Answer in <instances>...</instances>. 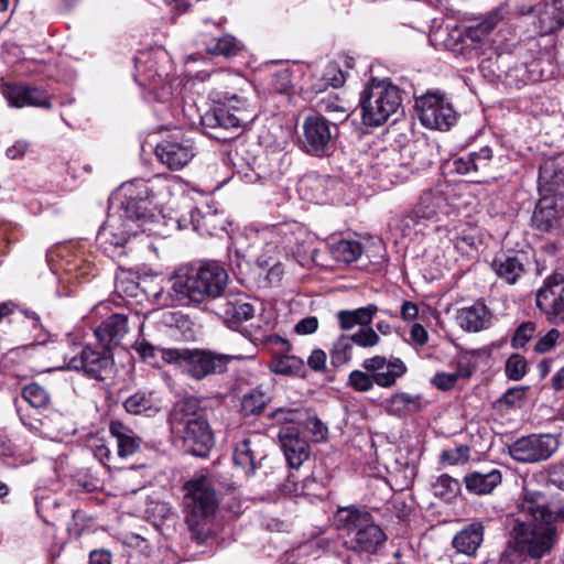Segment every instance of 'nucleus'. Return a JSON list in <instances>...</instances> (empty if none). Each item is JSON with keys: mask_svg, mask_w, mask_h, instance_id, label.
Returning <instances> with one entry per match:
<instances>
[{"mask_svg": "<svg viewBox=\"0 0 564 564\" xmlns=\"http://www.w3.org/2000/svg\"><path fill=\"white\" fill-rule=\"evenodd\" d=\"M421 123L429 129L447 131L457 121L452 102L437 91H427L415 101Z\"/></svg>", "mask_w": 564, "mask_h": 564, "instance_id": "nucleus-11", "label": "nucleus"}, {"mask_svg": "<svg viewBox=\"0 0 564 564\" xmlns=\"http://www.w3.org/2000/svg\"><path fill=\"white\" fill-rule=\"evenodd\" d=\"M243 45L235 36L226 34L217 40V42L207 48L208 53L213 55H220L225 57L236 56Z\"/></svg>", "mask_w": 564, "mask_h": 564, "instance_id": "nucleus-42", "label": "nucleus"}, {"mask_svg": "<svg viewBox=\"0 0 564 564\" xmlns=\"http://www.w3.org/2000/svg\"><path fill=\"white\" fill-rule=\"evenodd\" d=\"M110 434L117 441L118 456L121 458L133 455L140 447L141 440L123 423L113 421L109 426Z\"/></svg>", "mask_w": 564, "mask_h": 564, "instance_id": "nucleus-29", "label": "nucleus"}, {"mask_svg": "<svg viewBox=\"0 0 564 564\" xmlns=\"http://www.w3.org/2000/svg\"><path fill=\"white\" fill-rule=\"evenodd\" d=\"M491 267L496 274L508 284H514L524 273V265L518 257L501 256L494 260Z\"/></svg>", "mask_w": 564, "mask_h": 564, "instance_id": "nucleus-32", "label": "nucleus"}, {"mask_svg": "<svg viewBox=\"0 0 564 564\" xmlns=\"http://www.w3.org/2000/svg\"><path fill=\"white\" fill-rule=\"evenodd\" d=\"M152 562L154 564H176L177 555L171 549L163 546L152 555Z\"/></svg>", "mask_w": 564, "mask_h": 564, "instance_id": "nucleus-61", "label": "nucleus"}, {"mask_svg": "<svg viewBox=\"0 0 564 564\" xmlns=\"http://www.w3.org/2000/svg\"><path fill=\"white\" fill-rule=\"evenodd\" d=\"M304 362L296 356L285 355L276 358L272 365L271 370L280 375H296L303 370Z\"/></svg>", "mask_w": 564, "mask_h": 564, "instance_id": "nucleus-44", "label": "nucleus"}, {"mask_svg": "<svg viewBox=\"0 0 564 564\" xmlns=\"http://www.w3.org/2000/svg\"><path fill=\"white\" fill-rule=\"evenodd\" d=\"M337 134L336 124L319 115L308 116L303 122V147L308 154L327 155Z\"/></svg>", "mask_w": 564, "mask_h": 564, "instance_id": "nucleus-15", "label": "nucleus"}, {"mask_svg": "<svg viewBox=\"0 0 564 564\" xmlns=\"http://www.w3.org/2000/svg\"><path fill=\"white\" fill-rule=\"evenodd\" d=\"M306 429L312 434L315 442H323L327 438V426L315 416L307 419Z\"/></svg>", "mask_w": 564, "mask_h": 564, "instance_id": "nucleus-56", "label": "nucleus"}, {"mask_svg": "<svg viewBox=\"0 0 564 564\" xmlns=\"http://www.w3.org/2000/svg\"><path fill=\"white\" fill-rule=\"evenodd\" d=\"M270 441L261 434H252L237 444L234 451V463L245 475L251 476L267 457V446Z\"/></svg>", "mask_w": 564, "mask_h": 564, "instance_id": "nucleus-18", "label": "nucleus"}, {"mask_svg": "<svg viewBox=\"0 0 564 564\" xmlns=\"http://www.w3.org/2000/svg\"><path fill=\"white\" fill-rule=\"evenodd\" d=\"M95 267L91 262L76 258L67 264L66 271L74 274L76 279L86 280L93 273Z\"/></svg>", "mask_w": 564, "mask_h": 564, "instance_id": "nucleus-52", "label": "nucleus"}, {"mask_svg": "<svg viewBox=\"0 0 564 564\" xmlns=\"http://www.w3.org/2000/svg\"><path fill=\"white\" fill-rule=\"evenodd\" d=\"M305 228L296 221H286L272 225L254 231V240L251 248L262 250L258 261L261 264H269V260L280 250L295 253L301 251V245L306 237Z\"/></svg>", "mask_w": 564, "mask_h": 564, "instance_id": "nucleus-7", "label": "nucleus"}, {"mask_svg": "<svg viewBox=\"0 0 564 564\" xmlns=\"http://www.w3.org/2000/svg\"><path fill=\"white\" fill-rule=\"evenodd\" d=\"M318 328V319L315 316H307L299 321L294 330L299 335H311L314 334Z\"/></svg>", "mask_w": 564, "mask_h": 564, "instance_id": "nucleus-59", "label": "nucleus"}, {"mask_svg": "<svg viewBox=\"0 0 564 564\" xmlns=\"http://www.w3.org/2000/svg\"><path fill=\"white\" fill-rule=\"evenodd\" d=\"M491 313L488 307L480 302L466 307H462L457 312V323L467 332H480L489 327L491 323Z\"/></svg>", "mask_w": 564, "mask_h": 564, "instance_id": "nucleus-25", "label": "nucleus"}, {"mask_svg": "<svg viewBox=\"0 0 564 564\" xmlns=\"http://www.w3.org/2000/svg\"><path fill=\"white\" fill-rule=\"evenodd\" d=\"M361 119L367 127H380L388 120V82L372 78L360 94Z\"/></svg>", "mask_w": 564, "mask_h": 564, "instance_id": "nucleus-13", "label": "nucleus"}, {"mask_svg": "<svg viewBox=\"0 0 564 564\" xmlns=\"http://www.w3.org/2000/svg\"><path fill=\"white\" fill-rule=\"evenodd\" d=\"M379 337L372 328H360L352 336H340L330 350V362L334 367L347 364L351 358L354 344L362 347L373 346Z\"/></svg>", "mask_w": 564, "mask_h": 564, "instance_id": "nucleus-21", "label": "nucleus"}, {"mask_svg": "<svg viewBox=\"0 0 564 564\" xmlns=\"http://www.w3.org/2000/svg\"><path fill=\"white\" fill-rule=\"evenodd\" d=\"M540 22L550 30L564 26V0H543L539 9Z\"/></svg>", "mask_w": 564, "mask_h": 564, "instance_id": "nucleus-33", "label": "nucleus"}, {"mask_svg": "<svg viewBox=\"0 0 564 564\" xmlns=\"http://www.w3.org/2000/svg\"><path fill=\"white\" fill-rule=\"evenodd\" d=\"M528 387H513L508 389L502 397L499 399V402L513 406L517 405L520 401L525 398V392Z\"/></svg>", "mask_w": 564, "mask_h": 564, "instance_id": "nucleus-57", "label": "nucleus"}, {"mask_svg": "<svg viewBox=\"0 0 564 564\" xmlns=\"http://www.w3.org/2000/svg\"><path fill=\"white\" fill-rule=\"evenodd\" d=\"M536 325L533 322H524L517 329L512 337L511 344L513 348L523 347L534 335Z\"/></svg>", "mask_w": 564, "mask_h": 564, "instance_id": "nucleus-50", "label": "nucleus"}, {"mask_svg": "<svg viewBox=\"0 0 564 564\" xmlns=\"http://www.w3.org/2000/svg\"><path fill=\"white\" fill-rule=\"evenodd\" d=\"M563 520L564 505L561 501H550L544 492L527 486L511 534L520 551L540 558L551 550L555 523Z\"/></svg>", "mask_w": 564, "mask_h": 564, "instance_id": "nucleus-3", "label": "nucleus"}, {"mask_svg": "<svg viewBox=\"0 0 564 564\" xmlns=\"http://www.w3.org/2000/svg\"><path fill=\"white\" fill-rule=\"evenodd\" d=\"M322 82L321 89L328 86L337 88L345 82L344 73L335 63H328L323 73Z\"/></svg>", "mask_w": 564, "mask_h": 564, "instance_id": "nucleus-48", "label": "nucleus"}, {"mask_svg": "<svg viewBox=\"0 0 564 564\" xmlns=\"http://www.w3.org/2000/svg\"><path fill=\"white\" fill-rule=\"evenodd\" d=\"M128 333V318L123 314H112L95 329L98 341L110 348L120 343Z\"/></svg>", "mask_w": 564, "mask_h": 564, "instance_id": "nucleus-24", "label": "nucleus"}, {"mask_svg": "<svg viewBox=\"0 0 564 564\" xmlns=\"http://www.w3.org/2000/svg\"><path fill=\"white\" fill-rule=\"evenodd\" d=\"M162 359L178 366L191 378L202 380L210 375L224 373L231 360H241L243 357L203 349L171 348L162 351Z\"/></svg>", "mask_w": 564, "mask_h": 564, "instance_id": "nucleus-6", "label": "nucleus"}, {"mask_svg": "<svg viewBox=\"0 0 564 564\" xmlns=\"http://www.w3.org/2000/svg\"><path fill=\"white\" fill-rule=\"evenodd\" d=\"M133 348L143 360L148 361L151 365H158V355L162 356V351L170 349L154 346L144 338L137 339L133 345Z\"/></svg>", "mask_w": 564, "mask_h": 564, "instance_id": "nucleus-47", "label": "nucleus"}, {"mask_svg": "<svg viewBox=\"0 0 564 564\" xmlns=\"http://www.w3.org/2000/svg\"><path fill=\"white\" fill-rule=\"evenodd\" d=\"M254 306L245 296L228 300L224 313L234 323H242L254 316Z\"/></svg>", "mask_w": 564, "mask_h": 564, "instance_id": "nucleus-35", "label": "nucleus"}, {"mask_svg": "<svg viewBox=\"0 0 564 564\" xmlns=\"http://www.w3.org/2000/svg\"><path fill=\"white\" fill-rule=\"evenodd\" d=\"M501 20L500 11L490 12L481 22L466 29V36L473 42H482Z\"/></svg>", "mask_w": 564, "mask_h": 564, "instance_id": "nucleus-39", "label": "nucleus"}, {"mask_svg": "<svg viewBox=\"0 0 564 564\" xmlns=\"http://www.w3.org/2000/svg\"><path fill=\"white\" fill-rule=\"evenodd\" d=\"M482 539L484 527L481 523L475 522L454 536L453 545L458 552L473 555L480 546Z\"/></svg>", "mask_w": 564, "mask_h": 564, "instance_id": "nucleus-31", "label": "nucleus"}, {"mask_svg": "<svg viewBox=\"0 0 564 564\" xmlns=\"http://www.w3.org/2000/svg\"><path fill=\"white\" fill-rule=\"evenodd\" d=\"M167 61V54L163 48H152L139 52L134 58V79L144 88H149L160 101L167 100L172 94V86L167 79L165 68L160 65Z\"/></svg>", "mask_w": 564, "mask_h": 564, "instance_id": "nucleus-9", "label": "nucleus"}, {"mask_svg": "<svg viewBox=\"0 0 564 564\" xmlns=\"http://www.w3.org/2000/svg\"><path fill=\"white\" fill-rule=\"evenodd\" d=\"M172 304L200 303L206 297H218L227 283V271L216 262L180 268L170 279Z\"/></svg>", "mask_w": 564, "mask_h": 564, "instance_id": "nucleus-4", "label": "nucleus"}, {"mask_svg": "<svg viewBox=\"0 0 564 564\" xmlns=\"http://www.w3.org/2000/svg\"><path fill=\"white\" fill-rule=\"evenodd\" d=\"M536 307L552 323H564V276L552 274L535 294Z\"/></svg>", "mask_w": 564, "mask_h": 564, "instance_id": "nucleus-17", "label": "nucleus"}, {"mask_svg": "<svg viewBox=\"0 0 564 564\" xmlns=\"http://www.w3.org/2000/svg\"><path fill=\"white\" fill-rule=\"evenodd\" d=\"M195 400L178 402L170 417L171 427L184 442L186 451L196 456H205L213 445V435L207 421L195 412Z\"/></svg>", "mask_w": 564, "mask_h": 564, "instance_id": "nucleus-5", "label": "nucleus"}, {"mask_svg": "<svg viewBox=\"0 0 564 564\" xmlns=\"http://www.w3.org/2000/svg\"><path fill=\"white\" fill-rule=\"evenodd\" d=\"M158 160L172 171L182 170L195 156L194 141L181 129H174L155 145Z\"/></svg>", "mask_w": 564, "mask_h": 564, "instance_id": "nucleus-12", "label": "nucleus"}, {"mask_svg": "<svg viewBox=\"0 0 564 564\" xmlns=\"http://www.w3.org/2000/svg\"><path fill=\"white\" fill-rule=\"evenodd\" d=\"M23 399L33 408H44L50 403L48 392L37 383H30L23 388Z\"/></svg>", "mask_w": 564, "mask_h": 564, "instance_id": "nucleus-45", "label": "nucleus"}, {"mask_svg": "<svg viewBox=\"0 0 564 564\" xmlns=\"http://www.w3.org/2000/svg\"><path fill=\"white\" fill-rule=\"evenodd\" d=\"M501 473L490 469L486 473L474 471L465 477L466 489L475 495L490 494L501 482Z\"/></svg>", "mask_w": 564, "mask_h": 564, "instance_id": "nucleus-30", "label": "nucleus"}, {"mask_svg": "<svg viewBox=\"0 0 564 564\" xmlns=\"http://www.w3.org/2000/svg\"><path fill=\"white\" fill-rule=\"evenodd\" d=\"M455 170L460 174L477 173L482 177H494V155L488 147L481 148L477 152H470L466 156L454 161Z\"/></svg>", "mask_w": 564, "mask_h": 564, "instance_id": "nucleus-23", "label": "nucleus"}, {"mask_svg": "<svg viewBox=\"0 0 564 564\" xmlns=\"http://www.w3.org/2000/svg\"><path fill=\"white\" fill-rule=\"evenodd\" d=\"M528 364L519 354L511 355L506 362L505 372L508 379L518 381L527 375Z\"/></svg>", "mask_w": 564, "mask_h": 564, "instance_id": "nucleus-46", "label": "nucleus"}, {"mask_svg": "<svg viewBox=\"0 0 564 564\" xmlns=\"http://www.w3.org/2000/svg\"><path fill=\"white\" fill-rule=\"evenodd\" d=\"M28 151V143L19 140L7 149V156L11 160H18L24 156Z\"/></svg>", "mask_w": 564, "mask_h": 564, "instance_id": "nucleus-63", "label": "nucleus"}, {"mask_svg": "<svg viewBox=\"0 0 564 564\" xmlns=\"http://www.w3.org/2000/svg\"><path fill=\"white\" fill-rule=\"evenodd\" d=\"M390 117L392 115H397V117L393 119V123H397L399 118L401 116H404V109L401 108L402 101H403V94L408 97L409 94H405L403 90H401L398 86L393 85L390 82Z\"/></svg>", "mask_w": 564, "mask_h": 564, "instance_id": "nucleus-51", "label": "nucleus"}, {"mask_svg": "<svg viewBox=\"0 0 564 564\" xmlns=\"http://www.w3.org/2000/svg\"><path fill=\"white\" fill-rule=\"evenodd\" d=\"M447 208V200L442 192L427 191L421 196L413 212V216L417 223L421 220H431L437 218L441 214H446Z\"/></svg>", "mask_w": 564, "mask_h": 564, "instance_id": "nucleus-27", "label": "nucleus"}, {"mask_svg": "<svg viewBox=\"0 0 564 564\" xmlns=\"http://www.w3.org/2000/svg\"><path fill=\"white\" fill-rule=\"evenodd\" d=\"M433 491L436 497L451 501L460 492V484L457 479L443 474L433 484Z\"/></svg>", "mask_w": 564, "mask_h": 564, "instance_id": "nucleus-41", "label": "nucleus"}, {"mask_svg": "<svg viewBox=\"0 0 564 564\" xmlns=\"http://www.w3.org/2000/svg\"><path fill=\"white\" fill-rule=\"evenodd\" d=\"M405 372L406 366L400 358L390 359V386Z\"/></svg>", "mask_w": 564, "mask_h": 564, "instance_id": "nucleus-62", "label": "nucleus"}, {"mask_svg": "<svg viewBox=\"0 0 564 564\" xmlns=\"http://www.w3.org/2000/svg\"><path fill=\"white\" fill-rule=\"evenodd\" d=\"M270 400V393L262 387H257L242 397L241 409L247 415L260 414Z\"/></svg>", "mask_w": 564, "mask_h": 564, "instance_id": "nucleus-38", "label": "nucleus"}, {"mask_svg": "<svg viewBox=\"0 0 564 564\" xmlns=\"http://www.w3.org/2000/svg\"><path fill=\"white\" fill-rule=\"evenodd\" d=\"M251 85L243 76L218 69L209 98L219 106L200 117L204 133L218 141H229L257 118L246 93Z\"/></svg>", "mask_w": 564, "mask_h": 564, "instance_id": "nucleus-2", "label": "nucleus"}, {"mask_svg": "<svg viewBox=\"0 0 564 564\" xmlns=\"http://www.w3.org/2000/svg\"><path fill=\"white\" fill-rule=\"evenodd\" d=\"M167 192V184L161 180H133L120 186V207L109 213L99 229L96 242L110 258L126 254L124 246L139 232L154 234L156 210L161 197Z\"/></svg>", "mask_w": 564, "mask_h": 564, "instance_id": "nucleus-1", "label": "nucleus"}, {"mask_svg": "<svg viewBox=\"0 0 564 564\" xmlns=\"http://www.w3.org/2000/svg\"><path fill=\"white\" fill-rule=\"evenodd\" d=\"M279 440L285 459L291 468H299L310 456V446L294 426L281 429Z\"/></svg>", "mask_w": 564, "mask_h": 564, "instance_id": "nucleus-22", "label": "nucleus"}, {"mask_svg": "<svg viewBox=\"0 0 564 564\" xmlns=\"http://www.w3.org/2000/svg\"><path fill=\"white\" fill-rule=\"evenodd\" d=\"M553 434H532L518 438L508 447L510 456L520 463H539L549 459L558 448Z\"/></svg>", "mask_w": 564, "mask_h": 564, "instance_id": "nucleus-14", "label": "nucleus"}, {"mask_svg": "<svg viewBox=\"0 0 564 564\" xmlns=\"http://www.w3.org/2000/svg\"><path fill=\"white\" fill-rule=\"evenodd\" d=\"M327 355L322 349H314L307 359L308 367L316 372H322L326 368Z\"/></svg>", "mask_w": 564, "mask_h": 564, "instance_id": "nucleus-58", "label": "nucleus"}, {"mask_svg": "<svg viewBox=\"0 0 564 564\" xmlns=\"http://www.w3.org/2000/svg\"><path fill=\"white\" fill-rule=\"evenodd\" d=\"M375 312L376 307L373 305L354 311H341L338 313V321L344 329H350L356 325H360V328H369L368 324H370Z\"/></svg>", "mask_w": 564, "mask_h": 564, "instance_id": "nucleus-34", "label": "nucleus"}, {"mask_svg": "<svg viewBox=\"0 0 564 564\" xmlns=\"http://www.w3.org/2000/svg\"><path fill=\"white\" fill-rule=\"evenodd\" d=\"M328 248L335 260L347 263L356 261L362 253L359 242L344 239L328 242Z\"/></svg>", "mask_w": 564, "mask_h": 564, "instance_id": "nucleus-37", "label": "nucleus"}, {"mask_svg": "<svg viewBox=\"0 0 564 564\" xmlns=\"http://www.w3.org/2000/svg\"><path fill=\"white\" fill-rule=\"evenodd\" d=\"M332 183L328 176L310 173L299 181L297 191L306 200L323 203L327 196L328 185Z\"/></svg>", "mask_w": 564, "mask_h": 564, "instance_id": "nucleus-28", "label": "nucleus"}, {"mask_svg": "<svg viewBox=\"0 0 564 564\" xmlns=\"http://www.w3.org/2000/svg\"><path fill=\"white\" fill-rule=\"evenodd\" d=\"M112 358L106 351L94 349L89 346H75L72 355H66L63 370L83 371L86 376L101 380L102 375L112 366Z\"/></svg>", "mask_w": 564, "mask_h": 564, "instance_id": "nucleus-16", "label": "nucleus"}, {"mask_svg": "<svg viewBox=\"0 0 564 564\" xmlns=\"http://www.w3.org/2000/svg\"><path fill=\"white\" fill-rule=\"evenodd\" d=\"M462 377L460 372H437L432 379V383L438 388L440 390L447 391L451 390L457 382V380Z\"/></svg>", "mask_w": 564, "mask_h": 564, "instance_id": "nucleus-55", "label": "nucleus"}, {"mask_svg": "<svg viewBox=\"0 0 564 564\" xmlns=\"http://www.w3.org/2000/svg\"><path fill=\"white\" fill-rule=\"evenodd\" d=\"M2 95L11 107L51 108L47 93L37 87L18 83H7L2 85Z\"/></svg>", "mask_w": 564, "mask_h": 564, "instance_id": "nucleus-19", "label": "nucleus"}, {"mask_svg": "<svg viewBox=\"0 0 564 564\" xmlns=\"http://www.w3.org/2000/svg\"><path fill=\"white\" fill-rule=\"evenodd\" d=\"M349 384L360 392H366L372 388V379L367 372L360 370H354L349 375Z\"/></svg>", "mask_w": 564, "mask_h": 564, "instance_id": "nucleus-54", "label": "nucleus"}, {"mask_svg": "<svg viewBox=\"0 0 564 564\" xmlns=\"http://www.w3.org/2000/svg\"><path fill=\"white\" fill-rule=\"evenodd\" d=\"M319 109L326 112H339L345 116V118L348 117L347 109L338 101V99L334 96H328L326 98H323L319 104Z\"/></svg>", "mask_w": 564, "mask_h": 564, "instance_id": "nucleus-60", "label": "nucleus"}, {"mask_svg": "<svg viewBox=\"0 0 564 564\" xmlns=\"http://www.w3.org/2000/svg\"><path fill=\"white\" fill-rule=\"evenodd\" d=\"M410 336L412 341L420 346L426 344L429 338L426 329L420 324H414L412 326Z\"/></svg>", "mask_w": 564, "mask_h": 564, "instance_id": "nucleus-64", "label": "nucleus"}, {"mask_svg": "<svg viewBox=\"0 0 564 564\" xmlns=\"http://www.w3.org/2000/svg\"><path fill=\"white\" fill-rule=\"evenodd\" d=\"M225 218L223 214L206 207L205 210L199 208L191 209L188 217L183 216L176 220L178 229H186L192 226L193 230L199 235H216L218 231L225 230Z\"/></svg>", "mask_w": 564, "mask_h": 564, "instance_id": "nucleus-20", "label": "nucleus"}, {"mask_svg": "<svg viewBox=\"0 0 564 564\" xmlns=\"http://www.w3.org/2000/svg\"><path fill=\"white\" fill-rule=\"evenodd\" d=\"M560 336H561V333L558 329H556V328L550 329L545 335H543L542 337H540L536 340V343L534 345V351L538 354L549 352L550 350H552L555 347Z\"/></svg>", "mask_w": 564, "mask_h": 564, "instance_id": "nucleus-53", "label": "nucleus"}, {"mask_svg": "<svg viewBox=\"0 0 564 564\" xmlns=\"http://www.w3.org/2000/svg\"><path fill=\"white\" fill-rule=\"evenodd\" d=\"M186 494L184 505L187 510V521L199 524L204 519L212 517L217 508L216 492L212 480L207 476H198L188 480L184 486Z\"/></svg>", "mask_w": 564, "mask_h": 564, "instance_id": "nucleus-10", "label": "nucleus"}, {"mask_svg": "<svg viewBox=\"0 0 564 564\" xmlns=\"http://www.w3.org/2000/svg\"><path fill=\"white\" fill-rule=\"evenodd\" d=\"M560 210L554 196H543L535 205L531 223L535 229L546 232L558 226Z\"/></svg>", "mask_w": 564, "mask_h": 564, "instance_id": "nucleus-26", "label": "nucleus"}, {"mask_svg": "<svg viewBox=\"0 0 564 564\" xmlns=\"http://www.w3.org/2000/svg\"><path fill=\"white\" fill-rule=\"evenodd\" d=\"M420 409V400L406 393H397L390 398V412L395 414L414 413Z\"/></svg>", "mask_w": 564, "mask_h": 564, "instance_id": "nucleus-43", "label": "nucleus"}, {"mask_svg": "<svg viewBox=\"0 0 564 564\" xmlns=\"http://www.w3.org/2000/svg\"><path fill=\"white\" fill-rule=\"evenodd\" d=\"M338 521L346 533V544L352 550L373 553L386 539L368 511L345 508L339 511Z\"/></svg>", "mask_w": 564, "mask_h": 564, "instance_id": "nucleus-8", "label": "nucleus"}, {"mask_svg": "<svg viewBox=\"0 0 564 564\" xmlns=\"http://www.w3.org/2000/svg\"><path fill=\"white\" fill-rule=\"evenodd\" d=\"M124 408L132 414L152 415L159 411V402L153 398L152 393L137 392L124 401Z\"/></svg>", "mask_w": 564, "mask_h": 564, "instance_id": "nucleus-36", "label": "nucleus"}, {"mask_svg": "<svg viewBox=\"0 0 564 564\" xmlns=\"http://www.w3.org/2000/svg\"><path fill=\"white\" fill-rule=\"evenodd\" d=\"M564 175L555 169L554 162H545L539 171V186L547 192H555L563 182Z\"/></svg>", "mask_w": 564, "mask_h": 564, "instance_id": "nucleus-40", "label": "nucleus"}, {"mask_svg": "<svg viewBox=\"0 0 564 564\" xmlns=\"http://www.w3.org/2000/svg\"><path fill=\"white\" fill-rule=\"evenodd\" d=\"M469 458V447L459 445L452 449L443 451L441 454V462L447 465H457L467 462Z\"/></svg>", "mask_w": 564, "mask_h": 564, "instance_id": "nucleus-49", "label": "nucleus"}]
</instances>
